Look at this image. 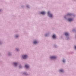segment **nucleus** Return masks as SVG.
I'll use <instances>...</instances> for the list:
<instances>
[{
    "instance_id": "obj_13",
    "label": "nucleus",
    "mask_w": 76,
    "mask_h": 76,
    "mask_svg": "<svg viewBox=\"0 0 76 76\" xmlns=\"http://www.w3.org/2000/svg\"><path fill=\"white\" fill-rule=\"evenodd\" d=\"M68 15H71V14L69 13V14H68Z\"/></svg>"
},
{
    "instance_id": "obj_19",
    "label": "nucleus",
    "mask_w": 76,
    "mask_h": 76,
    "mask_svg": "<svg viewBox=\"0 0 76 76\" xmlns=\"http://www.w3.org/2000/svg\"><path fill=\"white\" fill-rule=\"evenodd\" d=\"M47 36L46 35V36Z\"/></svg>"
},
{
    "instance_id": "obj_14",
    "label": "nucleus",
    "mask_w": 76,
    "mask_h": 76,
    "mask_svg": "<svg viewBox=\"0 0 76 76\" xmlns=\"http://www.w3.org/2000/svg\"><path fill=\"white\" fill-rule=\"evenodd\" d=\"M75 49H76V46H75Z\"/></svg>"
},
{
    "instance_id": "obj_10",
    "label": "nucleus",
    "mask_w": 76,
    "mask_h": 76,
    "mask_svg": "<svg viewBox=\"0 0 76 76\" xmlns=\"http://www.w3.org/2000/svg\"><path fill=\"white\" fill-rule=\"evenodd\" d=\"M72 19H71V18H69L68 19L69 21H72Z\"/></svg>"
},
{
    "instance_id": "obj_18",
    "label": "nucleus",
    "mask_w": 76,
    "mask_h": 76,
    "mask_svg": "<svg viewBox=\"0 0 76 76\" xmlns=\"http://www.w3.org/2000/svg\"><path fill=\"white\" fill-rule=\"evenodd\" d=\"M0 11H1V10H0Z\"/></svg>"
},
{
    "instance_id": "obj_15",
    "label": "nucleus",
    "mask_w": 76,
    "mask_h": 76,
    "mask_svg": "<svg viewBox=\"0 0 76 76\" xmlns=\"http://www.w3.org/2000/svg\"><path fill=\"white\" fill-rule=\"evenodd\" d=\"M18 37V36H16V37Z\"/></svg>"
},
{
    "instance_id": "obj_1",
    "label": "nucleus",
    "mask_w": 76,
    "mask_h": 76,
    "mask_svg": "<svg viewBox=\"0 0 76 76\" xmlns=\"http://www.w3.org/2000/svg\"><path fill=\"white\" fill-rule=\"evenodd\" d=\"M48 14L49 15L50 17H51H51H53V15H52V14H50V12H48Z\"/></svg>"
},
{
    "instance_id": "obj_9",
    "label": "nucleus",
    "mask_w": 76,
    "mask_h": 76,
    "mask_svg": "<svg viewBox=\"0 0 76 76\" xmlns=\"http://www.w3.org/2000/svg\"><path fill=\"white\" fill-rule=\"evenodd\" d=\"M38 42L37 41H34V44H36V43H37Z\"/></svg>"
},
{
    "instance_id": "obj_2",
    "label": "nucleus",
    "mask_w": 76,
    "mask_h": 76,
    "mask_svg": "<svg viewBox=\"0 0 76 76\" xmlns=\"http://www.w3.org/2000/svg\"><path fill=\"white\" fill-rule=\"evenodd\" d=\"M27 55H23V59H26L27 58Z\"/></svg>"
},
{
    "instance_id": "obj_6",
    "label": "nucleus",
    "mask_w": 76,
    "mask_h": 76,
    "mask_svg": "<svg viewBox=\"0 0 76 76\" xmlns=\"http://www.w3.org/2000/svg\"><path fill=\"white\" fill-rule=\"evenodd\" d=\"M53 39H55L56 38V36H55V35H54V34L53 36Z\"/></svg>"
},
{
    "instance_id": "obj_5",
    "label": "nucleus",
    "mask_w": 76,
    "mask_h": 76,
    "mask_svg": "<svg viewBox=\"0 0 76 76\" xmlns=\"http://www.w3.org/2000/svg\"><path fill=\"white\" fill-rule=\"evenodd\" d=\"M25 67L26 68H29V66L28 65H26Z\"/></svg>"
},
{
    "instance_id": "obj_7",
    "label": "nucleus",
    "mask_w": 76,
    "mask_h": 76,
    "mask_svg": "<svg viewBox=\"0 0 76 76\" xmlns=\"http://www.w3.org/2000/svg\"><path fill=\"white\" fill-rule=\"evenodd\" d=\"M65 36H67L69 35V34H68V33H65Z\"/></svg>"
},
{
    "instance_id": "obj_3",
    "label": "nucleus",
    "mask_w": 76,
    "mask_h": 76,
    "mask_svg": "<svg viewBox=\"0 0 76 76\" xmlns=\"http://www.w3.org/2000/svg\"><path fill=\"white\" fill-rule=\"evenodd\" d=\"M56 56H51L50 57L51 59H56Z\"/></svg>"
},
{
    "instance_id": "obj_8",
    "label": "nucleus",
    "mask_w": 76,
    "mask_h": 76,
    "mask_svg": "<svg viewBox=\"0 0 76 76\" xmlns=\"http://www.w3.org/2000/svg\"><path fill=\"white\" fill-rule=\"evenodd\" d=\"M45 13V12H41V14H42V15H44Z\"/></svg>"
},
{
    "instance_id": "obj_17",
    "label": "nucleus",
    "mask_w": 76,
    "mask_h": 76,
    "mask_svg": "<svg viewBox=\"0 0 76 76\" xmlns=\"http://www.w3.org/2000/svg\"><path fill=\"white\" fill-rule=\"evenodd\" d=\"M17 51H18V49H17Z\"/></svg>"
},
{
    "instance_id": "obj_16",
    "label": "nucleus",
    "mask_w": 76,
    "mask_h": 76,
    "mask_svg": "<svg viewBox=\"0 0 76 76\" xmlns=\"http://www.w3.org/2000/svg\"><path fill=\"white\" fill-rule=\"evenodd\" d=\"M27 7H29V6H27Z\"/></svg>"
},
{
    "instance_id": "obj_4",
    "label": "nucleus",
    "mask_w": 76,
    "mask_h": 76,
    "mask_svg": "<svg viewBox=\"0 0 76 76\" xmlns=\"http://www.w3.org/2000/svg\"><path fill=\"white\" fill-rule=\"evenodd\" d=\"M13 64L15 66H17V64H18V63L16 62H14L13 63Z\"/></svg>"
},
{
    "instance_id": "obj_12",
    "label": "nucleus",
    "mask_w": 76,
    "mask_h": 76,
    "mask_svg": "<svg viewBox=\"0 0 76 76\" xmlns=\"http://www.w3.org/2000/svg\"><path fill=\"white\" fill-rule=\"evenodd\" d=\"M63 62H65V60H63Z\"/></svg>"
},
{
    "instance_id": "obj_11",
    "label": "nucleus",
    "mask_w": 76,
    "mask_h": 76,
    "mask_svg": "<svg viewBox=\"0 0 76 76\" xmlns=\"http://www.w3.org/2000/svg\"><path fill=\"white\" fill-rule=\"evenodd\" d=\"M60 72H63L64 71V70H63V69H61L60 70Z\"/></svg>"
}]
</instances>
